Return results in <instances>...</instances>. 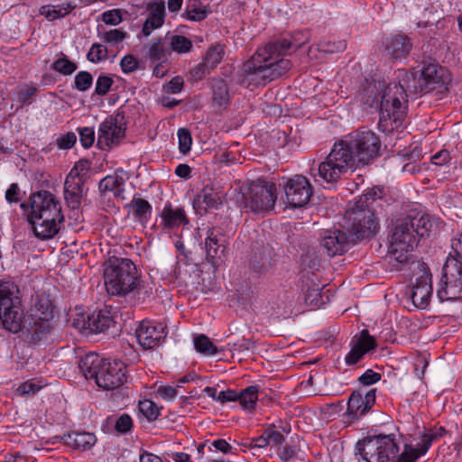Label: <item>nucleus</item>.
Wrapping results in <instances>:
<instances>
[{
	"instance_id": "obj_1",
	"label": "nucleus",
	"mask_w": 462,
	"mask_h": 462,
	"mask_svg": "<svg viewBox=\"0 0 462 462\" xmlns=\"http://www.w3.org/2000/svg\"><path fill=\"white\" fill-rule=\"evenodd\" d=\"M303 32L289 34L269 42L243 64L238 83L249 88L265 86L288 72L292 64L284 56L297 51L308 42Z\"/></svg>"
},
{
	"instance_id": "obj_2",
	"label": "nucleus",
	"mask_w": 462,
	"mask_h": 462,
	"mask_svg": "<svg viewBox=\"0 0 462 462\" xmlns=\"http://www.w3.org/2000/svg\"><path fill=\"white\" fill-rule=\"evenodd\" d=\"M431 226L429 216L421 213L409 214L397 220L388 250L390 264L398 270L399 264L408 263L418 245L417 237L429 236Z\"/></svg>"
},
{
	"instance_id": "obj_3",
	"label": "nucleus",
	"mask_w": 462,
	"mask_h": 462,
	"mask_svg": "<svg viewBox=\"0 0 462 462\" xmlns=\"http://www.w3.org/2000/svg\"><path fill=\"white\" fill-rule=\"evenodd\" d=\"M21 208L29 209L27 220L36 237L47 240L59 233V225L64 220V216L60 202L51 192L40 190L32 193L28 203H22Z\"/></svg>"
},
{
	"instance_id": "obj_4",
	"label": "nucleus",
	"mask_w": 462,
	"mask_h": 462,
	"mask_svg": "<svg viewBox=\"0 0 462 462\" xmlns=\"http://www.w3.org/2000/svg\"><path fill=\"white\" fill-rule=\"evenodd\" d=\"M442 76L439 73V67L437 63L423 64L420 70V77L417 79L412 73L402 69L399 70L398 84L388 88L386 97L390 96L393 111L399 113L402 108V101L406 102L409 95H424L439 86ZM384 107L389 106V99L383 97Z\"/></svg>"
},
{
	"instance_id": "obj_5",
	"label": "nucleus",
	"mask_w": 462,
	"mask_h": 462,
	"mask_svg": "<svg viewBox=\"0 0 462 462\" xmlns=\"http://www.w3.org/2000/svg\"><path fill=\"white\" fill-rule=\"evenodd\" d=\"M398 84V82H391L387 86L384 81H377L375 79H365L360 85L356 93L357 99L368 107L380 108V119L378 126L383 132H391L394 128H398L402 125L404 115L403 104L402 101V108L399 113H395L392 107V98L389 99V106L384 107L383 101L386 97L388 88L392 85Z\"/></svg>"
},
{
	"instance_id": "obj_6",
	"label": "nucleus",
	"mask_w": 462,
	"mask_h": 462,
	"mask_svg": "<svg viewBox=\"0 0 462 462\" xmlns=\"http://www.w3.org/2000/svg\"><path fill=\"white\" fill-rule=\"evenodd\" d=\"M79 368L86 379H94L98 387L106 391L117 389L126 382V366L123 362L103 359L94 353L81 357Z\"/></svg>"
},
{
	"instance_id": "obj_7",
	"label": "nucleus",
	"mask_w": 462,
	"mask_h": 462,
	"mask_svg": "<svg viewBox=\"0 0 462 462\" xmlns=\"http://www.w3.org/2000/svg\"><path fill=\"white\" fill-rule=\"evenodd\" d=\"M105 286L111 296H126L140 282L135 264L128 258L110 257L104 271Z\"/></svg>"
},
{
	"instance_id": "obj_8",
	"label": "nucleus",
	"mask_w": 462,
	"mask_h": 462,
	"mask_svg": "<svg viewBox=\"0 0 462 462\" xmlns=\"http://www.w3.org/2000/svg\"><path fill=\"white\" fill-rule=\"evenodd\" d=\"M356 454L366 462H406L407 452L400 453L399 444L393 434L373 435L359 439Z\"/></svg>"
},
{
	"instance_id": "obj_9",
	"label": "nucleus",
	"mask_w": 462,
	"mask_h": 462,
	"mask_svg": "<svg viewBox=\"0 0 462 462\" xmlns=\"http://www.w3.org/2000/svg\"><path fill=\"white\" fill-rule=\"evenodd\" d=\"M349 139L336 143L318 168L319 176L328 183L337 181L340 177L350 169L361 166Z\"/></svg>"
},
{
	"instance_id": "obj_10",
	"label": "nucleus",
	"mask_w": 462,
	"mask_h": 462,
	"mask_svg": "<svg viewBox=\"0 0 462 462\" xmlns=\"http://www.w3.org/2000/svg\"><path fill=\"white\" fill-rule=\"evenodd\" d=\"M23 317L18 286L14 282H0V321L3 328L11 333H18Z\"/></svg>"
},
{
	"instance_id": "obj_11",
	"label": "nucleus",
	"mask_w": 462,
	"mask_h": 462,
	"mask_svg": "<svg viewBox=\"0 0 462 462\" xmlns=\"http://www.w3.org/2000/svg\"><path fill=\"white\" fill-rule=\"evenodd\" d=\"M374 210V208H369L365 204L361 207L358 200L353 204L349 202L344 217L343 228L353 233L358 240L373 236L377 226Z\"/></svg>"
},
{
	"instance_id": "obj_12",
	"label": "nucleus",
	"mask_w": 462,
	"mask_h": 462,
	"mask_svg": "<svg viewBox=\"0 0 462 462\" xmlns=\"http://www.w3.org/2000/svg\"><path fill=\"white\" fill-rule=\"evenodd\" d=\"M276 199V185L258 179L247 187L237 201L242 207L257 213L273 209Z\"/></svg>"
},
{
	"instance_id": "obj_13",
	"label": "nucleus",
	"mask_w": 462,
	"mask_h": 462,
	"mask_svg": "<svg viewBox=\"0 0 462 462\" xmlns=\"http://www.w3.org/2000/svg\"><path fill=\"white\" fill-rule=\"evenodd\" d=\"M361 165H367L380 155L381 141L371 130L358 129L348 137Z\"/></svg>"
},
{
	"instance_id": "obj_14",
	"label": "nucleus",
	"mask_w": 462,
	"mask_h": 462,
	"mask_svg": "<svg viewBox=\"0 0 462 462\" xmlns=\"http://www.w3.org/2000/svg\"><path fill=\"white\" fill-rule=\"evenodd\" d=\"M359 241L346 229H327L320 234L319 251L328 257L342 255Z\"/></svg>"
},
{
	"instance_id": "obj_15",
	"label": "nucleus",
	"mask_w": 462,
	"mask_h": 462,
	"mask_svg": "<svg viewBox=\"0 0 462 462\" xmlns=\"http://www.w3.org/2000/svg\"><path fill=\"white\" fill-rule=\"evenodd\" d=\"M21 337L31 345H41L48 340L55 328V321L36 315L23 316L21 320Z\"/></svg>"
},
{
	"instance_id": "obj_16",
	"label": "nucleus",
	"mask_w": 462,
	"mask_h": 462,
	"mask_svg": "<svg viewBox=\"0 0 462 462\" xmlns=\"http://www.w3.org/2000/svg\"><path fill=\"white\" fill-rule=\"evenodd\" d=\"M375 388H372L370 390L359 388L354 391L347 400V408L346 412L343 414L344 423L346 426L351 425L355 420H358L360 418L367 414L375 404Z\"/></svg>"
},
{
	"instance_id": "obj_17",
	"label": "nucleus",
	"mask_w": 462,
	"mask_h": 462,
	"mask_svg": "<svg viewBox=\"0 0 462 462\" xmlns=\"http://www.w3.org/2000/svg\"><path fill=\"white\" fill-rule=\"evenodd\" d=\"M116 322L111 314V310L105 308L98 312H93L85 318L83 315L73 321V327L86 334L105 333L114 328Z\"/></svg>"
},
{
	"instance_id": "obj_18",
	"label": "nucleus",
	"mask_w": 462,
	"mask_h": 462,
	"mask_svg": "<svg viewBox=\"0 0 462 462\" xmlns=\"http://www.w3.org/2000/svg\"><path fill=\"white\" fill-rule=\"evenodd\" d=\"M167 334L166 325L148 319L141 321L135 330L137 341L143 349H152L160 346Z\"/></svg>"
},
{
	"instance_id": "obj_19",
	"label": "nucleus",
	"mask_w": 462,
	"mask_h": 462,
	"mask_svg": "<svg viewBox=\"0 0 462 462\" xmlns=\"http://www.w3.org/2000/svg\"><path fill=\"white\" fill-rule=\"evenodd\" d=\"M284 192L291 207L302 208L310 201L312 187L306 177L296 175L287 180L284 185Z\"/></svg>"
},
{
	"instance_id": "obj_20",
	"label": "nucleus",
	"mask_w": 462,
	"mask_h": 462,
	"mask_svg": "<svg viewBox=\"0 0 462 462\" xmlns=\"http://www.w3.org/2000/svg\"><path fill=\"white\" fill-rule=\"evenodd\" d=\"M124 116L117 114L108 116L99 125L97 145L102 149H109L111 145L117 144L125 137V127L122 120Z\"/></svg>"
},
{
	"instance_id": "obj_21",
	"label": "nucleus",
	"mask_w": 462,
	"mask_h": 462,
	"mask_svg": "<svg viewBox=\"0 0 462 462\" xmlns=\"http://www.w3.org/2000/svg\"><path fill=\"white\" fill-rule=\"evenodd\" d=\"M222 228L219 226H208L206 231L204 249L208 263L218 265L224 260L225 239Z\"/></svg>"
},
{
	"instance_id": "obj_22",
	"label": "nucleus",
	"mask_w": 462,
	"mask_h": 462,
	"mask_svg": "<svg viewBox=\"0 0 462 462\" xmlns=\"http://www.w3.org/2000/svg\"><path fill=\"white\" fill-rule=\"evenodd\" d=\"M383 51L392 60H402L409 56L412 43L404 34H391L383 42Z\"/></svg>"
},
{
	"instance_id": "obj_23",
	"label": "nucleus",
	"mask_w": 462,
	"mask_h": 462,
	"mask_svg": "<svg viewBox=\"0 0 462 462\" xmlns=\"http://www.w3.org/2000/svg\"><path fill=\"white\" fill-rule=\"evenodd\" d=\"M377 346L376 340L370 336L367 329H363L360 336L352 341V347L346 356L345 361L347 365H353L358 363L365 354Z\"/></svg>"
},
{
	"instance_id": "obj_24",
	"label": "nucleus",
	"mask_w": 462,
	"mask_h": 462,
	"mask_svg": "<svg viewBox=\"0 0 462 462\" xmlns=\"http://www.w3.org/2000/svg\"><path fill=\"white\" fill-rule=\"evenodd\" d=\"M432 295L431 274L426 271L416 279L411 290V300L415 307L425 309Z\"/></svg>"
},
{
	"instance_id": "obj_25",
	"label": "nucleus",
	"mask_w": 462,
	"mask_h": 462,
	"mask_svg": "<svg viewBox=\"0 0 462 462\" xmlns=\"http://www.w3.org/2000/svg\"><path fill=\"white\" fill-rule=\"evenodd\" d=\"M148 16L143 25V33L148 36L153 30L160 28L165 20V4L163 1H154L147 5Z\"/></svg>"
},
{
	"instance_id": "obj_26",
	"label": "nucleus",
	"mask_w": 462,
	"mask_h": 462,
	"mask_svg": "<svg viewBox=\"0 0 462 462\" xmlns=\"http://www.w3.org/2000/svg\"><path fill=\"white\" fill-rule=\"evenodd\" d=\"M84 183L81 179H74L67 176L64 183V199L71 209H78L81 206L84 195Z\"/></svg>"
},
{
	"instance_id": "obj_27",
	"label": "nucleus",
	"mask_w": 462,
	"mask_h": 462,
	"mask_svg": "<svg viewBox=\"0 0 462 462\" xmlns=\"http://www.w3.org/2000/svg\"><path fill=\"white\" fill-rule=\"evenodd\" d=\"M204 205V209H217L222 205L220 192L212 186L207 185L198 193L193 200L195 208H200Z\"/></svg>"
},
{
	"instance_id": "obj_28",
	"label": "nucleus",
	"mask_w": 462,
	"mask_h": 462,
	"mask_svg": "<svg viewBox=\"0 0 462 462\" xmlns=\"http://www.w3.org/2000/svg\"><path fill=\"white\" fill-rule=\"evenodd\" d=\"M64 444L73 449L88 450L97 442L95 434L90 432H69L61 437Z\"/></svg>"
},
{
	"instance_id": "obj_29",
	"label": "nucleus",
	"mask_w": 462,
	"mask_h": 462,
	"mask_svg": "<svg viewBox=\"0 0 462 462\" xmlns=\"http://www.w3.org/2000/svg\"><path fill=\"white\" fill-rule=\"evenodd\" d=\"M160 217L163 229H172L189 223L184 209L181 208L173 209L171 204L163 208Z\"/></svg>"
},
{
	"instance_id": "obj_30",
	"label": "nucleus",
	"mask_w": 462,
	"mask_h": 462,
	"mask_svg": "<svg viewBox=\"0 0 462 462\" xmlns=\"http://www.w3.org/2000/svg\"><path fill=\"white\" fill-rule=\"evenodd\" d=\"M420 440L416 448L411 444L404 445V452H407L408 456L406 462H415L420 457L427 453L432 442L435 441L428 430L420 436Z\"/></svg>"
},
{
	"instance_id": "obj_31",
	"label": "nucleus",
	"mask_w": 462,
	"mask_h": 462,
	"mask_svg": "<svg viewBox=\"0 0 462 462\" xmlns=\"http://www.w3.org/2000/svg\"><path fill=\"white\" fill-rule=\"evenodd\" d=\"M211 88L213 105L218 107H226L231 101L226 82L222 79H213Z\"/></svg>"
},
{
	"instance_id": "obj_32",
	"label": "nucleus",
	"mask_w": 462,
	"mask_h": 462,
	"mask_svg": "<svg viewBox=\"0 0 462 462\" xmlns=\"http://www.w3.org/2000/svg\"><path fill=\"white\" fill-rule=\"evenodd\" d=\"M32 315L50 319V321L56 322L55 305L49 294L42 293L37 295L34 303L33 313Z\"/></svg>"
},
{
	"instance_id": "obj_33",
	"label": "nucleus",
	"mask_w": 462,
	"mask_h": 462,
	"mask_svg": "<svg viewBox=\"0 0 462 462\" xmlns=\"http://www.w3.org/2000/svg\"><path fill=\"white\" fill-rule=\"evenodd\" d=\"M133 216L141 223H146L152 211V205L144 199L133 198L128 205Z\"/></svg>"
},
{
	"instance_id": "obj_34",
	"label": "nucleus",
	"mask_w": 462,
	"mask_h": 462,
	"mask_svg": "<svg viewBox=\"0 0 462 462\" xmlns=\"http://www.w3.org/2000/svg\"><path fill=\"white\" fill-rule=\"evenodd\" d=\"M260 392L259 385H250L241 392L237 393V401L244 410H254L256 402L258 400V393Z\"/></svg>"
},
{
	"instance_id": "obj_35",
	"label": "nucleus",
	"mask_w": 462,
	"mask_h": 462,
	"mask_svg": "<svg viewBox=\"0 0 462 462\" xmlns=\"http://www.w3.org/2000/svg\"><path fill=\"white\" fill-rule=\"evenodd\" d=\"M168 53L169 49L166 44L161 39H157L150 45L148 57L152 62L162 61Z\"/></svg>"
},
{
	"instance_id": "obj_36",
	"label": "nucleus",
	"mask_w": 462,
	"mask_h": 462,
	"mask_svg": "<svg viewBox=\"0 0 462 462\" xmlns=\"http://www.w3.org/2000/svg\"><path fill=\"white\" fill-rule=\"evenodd\" d=\"M194 346L196 350L207 356H214L217 353V347L211 342L206 335H199L194 338Z\"/></svg>"
},
{
	"instance_id": "obj_37",
	"label": "nucleus",
	"mask_w": 462,
	"mask_h": 462,
	"mask_svg": "<svg viewBox=\"0 0 462 462\" xmlns=\"http://www.w3.org/2000/svg\"><path fill=\"white\" fill-rule=\"evenodd\" d=\"M328 300V296L322 292L319 288L308 289L305 294V301L307 304L314 307L320 308Z\"/></svg>"
},
{
	"instance_id": "obj_38",
	"label": "nucleus",
	"mask_w": 462,
	"mask_h": 462,
	"mask_svg": "<svg viewBox=\"0 0 462 462\" xmlns=\"http://www.w3.org/2000/svg\"><path fill=\"white\" fill-rule=\"evenodd\" d=\"M97 35L104 42L112 45H117L128 36L127 32L119 29H112L109 31H101L98 29Z\"/></svg>"
},
{
	"instance_id": "obj_39",
	"label": "nucleus",
	"mask_w": 462,
	"mask_h": 462,
	"mask_svg": "<svg viewBox=\"0 0 462 462\" xmlns=\"http://www.w3.org/2000/svg\"><path fill=\"white\" fill-rule=\"evenodd\" d=\"M224 56V49L221 45L216 44L211 46L207 51L203 61L212 70L219 64Z\"/></svg>"
},
{
	"instance_id": "obj_40",
	"label": "nucleus",
	"mask_w": 462,
	"mask_h": 462,
	"mask_svg": "<svg viewBox=\"0 0 462 462\" xmlns=\"http://www.w3.org/2000/svg\"><path fill=\"white\" fill-rule=\"evenodd\" d=\"M78 66L75 62L69 60L68 57L63 55V57L57 59L52 64L51 69L64 76L71 75L76 69Z\"/></svg>"
},
{
	"instance_id": "obj_41",
	"label": "nucleus",
	"mask_w": 462,
	"mask_h": 462,
	"mask_svg": "<svg viewBox=\"0 0 462 462\" xmlns=\"http://www.w3.org/2000/svg\"><path fill=\"white\" fill-rule=\"evenodd\" d=\"M121 185L122 181L118 179V177L109 175L100 180L98 188L101 192L113 191L116 196H119V194L123 191V189L120 188Z\"/></svg>"
},
{
	"instance_id": "obj_42",
	"label": "nucleus",
	"mask_w": 462,
	"mask_h": 462,
	"mask_svg": "<svg viewBox=\"0 0 462 462\" xmlns=\"http://www.w3.org/2000/svg\"><path fill=\"white\" fill-rule=\"evenodd\" d=\"M278 456L282 462H302L304 458L294 445H285L279 451Z\"/></svg>"
},
{
	"instance_id": "obj_43",
	"label": "nucleus",
	"mask_w": 462,
	"mask_h": 462,
	"mask_svg": "<svg viewBox=\"0 0 462 462\" xmlns=\"http://www.w3.org/2000/svg\"><path fill=\"white\" fill-rule=\"evenodd\" d=\"M93 84V76L86 70L79 71L74 78V88L85 92L88 90Z\"/></svg>"
},
{
	"instance_id": "obj_44",
	"label": "nucleus",
	"mask_w": 462,
	"mask_h": 462,
	"mask_svg": "<svg viewBox=\"0 0 462 462\" xmlns=\"http://www.w3.org/2000/svg\"><path fill=\"white\" fill-rule=\"evenodd\" d=\"M138 407L139 411L149 421L155 420L160 415L159 408L151 400L145 399L143 401H140Z\"/></svg>"
},
{
	"instance_id": "obj_45",
	"label": "nucleus",
	"mask_w": 462,
	"mask_h": 462,
	"mask_svg": "<svg viewBox=\"0 0 462 462\" xmlns=\"http://www.w3.org/2000/svg\"><path fill=\"white\" fill-rule=\"evenodd\" d=\"M171 47L178 53H187L192 48V42L185 36L174 35L171 40Z\"/></svg>"
},
{
	"instance_id": "obj_46",
	"label": "nucleus",
	"mask_w": 462,
	"mask_h": 462,
	"mask_svg": "<svg viewBox=\"0 0 462 462\" xmlns=\"http://www.w3.org/2000/svg\"><path fill=\"white\" fill-rule=\"evenodd\" d=\"M177 135L180 152L187 154L190 151L192 144V137L189 130L187 128H180L177 132Z\"/></svg>"
},
{
	"instance_id": "obj_47",
	"label": "nucleus",
	"mask_w": 462,
	"mask_h": 462,
	"mask_svg": "<svg viewBox=\"0 0 462 462\" xmlns=\"http://www.w3.org/2000/svg\"><path fill=\"white\" fill-rule=\"evenodd\" d=\"M90 169V162L88 160H79L70 170L67 176H72L74 179H81L83 181L86 180L88 172Z\"/></svg>"
},
{
	"instance_id": "obj_48",
	"label": "nucleus",
	"mask_w": 462,
	"mask_h": 462,
	"mask_svg": "<svg viewBox=\"0 0 462 462\" xmlns=\"http://www.w3.org/2000/svg\"><path fill=\"white\" fill-rule=\"evenodd\" d=\"M383 198V190L381 189L373 188L367 190L365 194L359 197V205L363 207V204L368 205L369 208H374V204Z\"/></svg>"
},
{
	"instance_id": "obj_49",
	"label": "nucleus",
	"mask_w": 462,
	"mask_h": 462,
	"mask_svg": "<svg viewBox=\"0 0 462 462\" xmlns=\"http://www.w3.org/2000/svg\"><path fill=\"white\" fill-rule=\"evenodd\" d=\"M106 57L107 49L100 43L92 44L87 55L88 60L93 63H97L101 60H105Z\"/></svg>"
},
{
	"instance_id": "obj_50",
	"label": "nucleus",
	"mask_w": 462,
	"mask_h": 462,
	"mask_svg": "<svg viewBox=\"0 0 462 462\" xmlns=\"http://www.w3.org/2000/svg\"><path fill=\"white\" fill-rule=\"evenodd\" d=\"M113 83L114 80L111 77L107 75H100L96 81L94 94L97 96H106L109 92Z\"/></svg>"
},
{
	"instance_id": "obj_51",
	"label": "nucleus",
	"mask_w": 462,
	"mask_h": 462,
	"mask_svg": "<svg viewBox=\"0 0 462 462\" xmlns=\"http://www.w3.org/2000/svg\"><path fill=\"white\" fill-rule=\"evenodd\" d=\"M133 428V420L127 413L121 414L115 422V430L121 434L129 432Z\"/></svg>"
},
{
	"instance_id": "obj_52",
	"label": "nucleus",
	"mask_w": 462,
	"mask_h": 462,
	"mask_svg": "<svg viewBox=\"0 0 462 462\" xmlns=\"http://www.w3.org/2000/svg\"><path fill=\"white\" fill-rule=\"evenodd\" d=\"M40 14L44 15L49 21L62 18L67 15V12H61L58 5H43L40 9Z\"/></svg>"
},
{
	"instance_id": "obj_53",
	"label": "nucleus",
	"mask_w": 462,
	"mask_h": 462,
	"mask_svg": "<svg viewBox=\"0 0 462 462\" xmlns=\"http://www.w3.org/2000/svg\"><path fill=\"white\" fill-rule=\"evenodd\" d=\"M138 65V60L132 54L124 56L120 61L122 71L125 74H129L137 70Z\"/></svg>"
},
{
	"instance_id": "obj_54",
	"label": "nucleus",
	"mask_w": 462,
	"mask_h": 462,
	"mask_svg": "<svg viewBox=\"0 0 462 462\" xmlns=\"http://www.w3.org/2000/svg\"><path fill=\"white\" fill-rule=\"evenodd\" d=\"M79 141L84 148H89L95 142V132L91 127H83L79 130Z\"/></svg>"
},
{
	"instance_id": "obj_55",
	"label": "nucleus",
	"mask_w": 462,
	"mask_h": 462,
	"mask_svg": "<svg viewBox=\"0 0 462 462\" xmlns=\"http://www.w3.org/2000/svg\"><path fill=\"white\" fill-rule=\"evenodd\" d=\"M250 266L257 275H263L268 272L271 263L267 259L262 260L254 256L250 262Z\"/></svg>"
},
{
	"instance_id": "obj_56",
	"label": "nucleus",
	"mask_w": 462,
	"mask_h": 462,
	"mask_svg": "<svg viewBox=\"0 0 462 462\" xmlns=\"http://www.w3.org/2000/svg\"><path fill=\"white\" fill-rule=\"evenodd\" d=\"M382 378L381 374L374 372L372 369H367L363 374L358 377V382L364 386L374 384L380 381Z\"/></svg>"
},
{
	"instance_id": "obj_57",
	"label": "nucleus",
	"mask_w": 462,
	"mask_h": 462,
	"mask_svg": "<svg viewBox=\"0 0 462 462\" xmlns=\"http://www.w3.org/2000/svg\"><path fill=\"white\" fill-rule=\"evenodd\" d=\"M102 20L106 24H110V25L119 24L123 20L121 10L113 9V10H109V11L103 13Z\"/></svg>"
},
{
	"instance_id": "obj_58",
	"label": "nucleus",
	"mask_w": 462,
	"mask_h": 462,
	"mask_svg": "<svg viewBox=\"0 0 462 462\" xmlns=\"http://www.w3.org/2000/svg\"><path fill=\"white\" fill-rule=\"evenodd\" d=\"M211 71L212 69L202 60L190 70V77L194 81H199Z\"/></svg>"
},
{
	"instance_id": "obj_59",
	"label": "nucleus",
	"mask_w": 462,
	"mask_h": 462,
	"mask_svg": "<svg viewBox=\"0 0 462 462\" xmlns=\"http://www.w3.org/2000/svg\"><path fill=\"white\" fill-rule=\"evenodd\" d=\"M187 19L194 22H201L205 20L208 14V11L206 6L193 8L190 10H185Z\"/></svg>"
},
{
	"instance_id": "obj_60",
	"label": "nucleus",
	"mask_w": 462,
	"mask_h": 462,
	"mask_svg": "<svg viewBox=\"0 0 462 462\" xmlns=\"http://www.w3.org/2000/svg\"><path fill=\"white\" fill-rule=\"evenodd\" d=\"M77 142V136L73 132H68L57 139V144L60 149H70Z\"/></svg>"
},
{
	"instance_id": "obj_61",
	"label": "nucleus",
	"mask_w": 462,
	"mask_h": 462,
	"mask_svg": "<svg viewBox=\"0 0 462 462\" xmlns=\"http://www.w3.org/2000/svg\"><path fill=\"white\" fill-rule=\"evenodd\" d=\"M183 88V79L180 77L171 79L163 89L168 94H177Z\"/></svg>"
},
{
	"instance_id": "obj_62",
	"label": "nucleus",
	"mask_w": 462,
	"mask_h": 462,
	"mask_svg": "<svg viewBox=\"0 0 462 462\" xmlns=\"http://www.w3.org/2000/svg\"><path fill=\"white\" fill-rule=\"evenodd\" d=\"M346 48V42L345 40L337 42H328L322 44V50L325 52L334 53L343 51Z\"/></svg>"
},
{
	"instance_id": "obj_63",
	"label": "nucleus",
	"mask_w": 462,
	"mask_h": 462,
	"mask_svg": "<svg viewBox=\"0 0 462 462\" xmlns=\"http://www.w3.org/2000/svg\"><path fill=\"white\" fill-rule=\"evenodd\" d=\"M265 433H266V438H268V439H269V443L273 446H277L280 448V446L285 440L284 436L281 432L275 431L272 429L265 430Z\"/></svg>"
},
{
	"instance_id": "obj_64",
	"label": "nucleus",
	"mask_w": 462,
	"mask_h": 462,
	"mask_svg": "<svg viewBox=\"0 0 462 462\" xmlns=\"http://www.w3.org/2000/svg\"><path fill=\"white\" fill-rule=\"evenodd\" d=\"M431 162L438 166L447 164L450 161L449 152L447 150H441L431 156Z\"/></svg>"
}]
</instances>
